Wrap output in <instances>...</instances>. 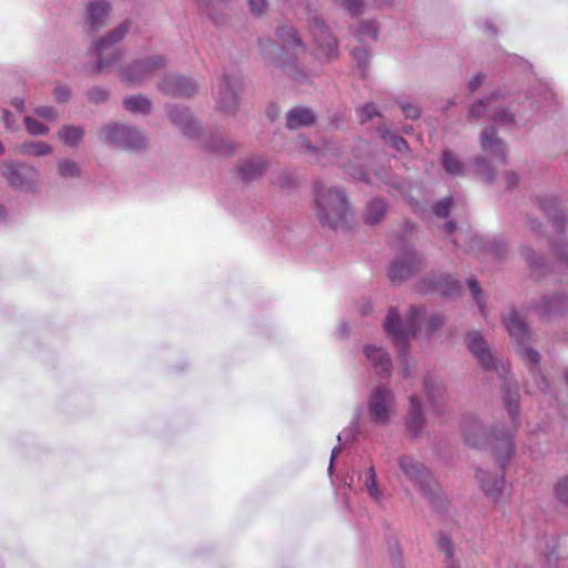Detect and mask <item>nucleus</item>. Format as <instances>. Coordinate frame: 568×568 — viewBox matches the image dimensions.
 <instances>
[{"instance_id": "nucleus-1", "label": "nucleus", "mask_w": 568, "mask_h": 568, "mask_svg": "<svg viewBox=\"0 0 568 568\" xmlns=\"http://www.w3.org/2000/svg\"><path fill=\"white\" fill-rule=\"evenodd\" d=\"M462 432L466 445L470 447L489 446L497 457L500 467L511 457L514 452V432L494 429L490 437H487L481 424L475 417H466L462 423Z\"/></svg>"}, {"instance_id": "nucleus-2", "label": "nucleus", "mask_w": 568, "mask_h": 568, "mask_svg": "<svg viewBox=\"0 0 568 568\" xmlns=\"http://www.w3.org/2000/svg\"><path fill=\"white\" fill-rule=\"evenodd\" d=\"M315 207L321 223L333 229L347 227L353 216L345 193L324 185H316Z\"/></svg>"}, {"instance_id": "nucleus-3", "label": "nucleus", "mask_w": 568, "mask_h": 568, "mask_svg": "<svg viewBox=\"0 0 568 568\" xmlns=\"http://www.w3.org/2000/svg\"><path fill=\"white\" fill-rule=\"evenodd\" d=\"M423 317L424 314L422 311L413 306L410 307L408 320L403 324L399 320L398 313L395 310L389 311L384 326L399 352H404L406 349L409 337L417 333Z\"/></svg>"}, {"instance_id": "nucleus-4", "label": "nucleus", "mask_w": 568, "mask_h": 568, "mask_svg": "<svg viewBox=\"0 0 568 568\" xmlns=\"http://www.w3.org/2000/svg\"><path fill=\"white\" fill-rule=\"evenodd\" d=\"M503 322L510 337L518 344L519 352L523 354L525 363L529 366V369L534 372L539 363L540 356L535 349L524 346L529 336L527 325L515 311L508 312L504 316Z\"/></svg>"}, {"instance_id": "nucleus-5", "label": "nucleus", "mask_w": 568, "mask_h": 568, "mask_svg": "<svg viewBox=\"0 0 568 568\" xmlns=\"http://www.w3.org/2000/svg\"><path fill=\"white\" fill-rule=\"evenodd\" d=\"M399 467L408 479L428 498H432L436 484L428 469L413 457L404 456L399 459Z\"/></svg>"}, {"instance_id": "nucleus-6", "label": "nucleus", "mask_w": 568, "mask_h": 568, "mask_svg": "<svg viewBox=\"0 0 568 568\" xmlns=\"http://www.w3.org/2000/svg\"><path fill=\"white\" fill-rule=\"evenodd\" d=\"M126 32L128 23H122L106 38L100 40L97 43L95 51L99 58L97 65L98 71H101L103 68L112 64L114 61L119 59V54L114 45L124 37Z\"/></svg>"}, {"instance_id": "nucleus-7", "label": "nucleus", "mask_w": 568, "mask_h": 568, "mask_svg": "<svg viewBox=\"0 0 568 568\" xmlns=\"http://www.w3.org/2000/svg\"><path fill=\"white\" fill-rule=\"evenodd\" d=\"M102 134L109 142L130 150L140 149L144 145V139L136 130L118 123L104 126Z\"/></svg>"}, {"instance_id": "nucleus-8", "label": "nucleus", "mask_w": 568, "mask_h": 568, "mask_svg": "<svg viewBox=\"0 0 568 568\" xmlns=\"http://www.w3.org/2000/svg\"><path fill=\"white\" fill-rule=\"evenodd\" d=\"M422 264V258L416 252H406L390 264L388 277L393 282L407 281L420 271Z\"/></svg>"}, {"instance_id": "nucleus-9", "label": "nucleus", "mask_w": 568, "mask_h": 568, "mask_svg": "<svg viewBox=\"0 0 568 568\" xmlns=\"http://www.w3.org/2000/svg\"><path fill=\"white\" fill-rule=\"evenodd\" d=\"M393 404L394 396L392 390L385 386L376 387L368 402L374 422L386 424L390 417Z\"/></svg>"}, {"instance_id": "nucleus-10", "label": "nucleus", "mask_w": 568, "mask_h": 568, "mask_svg": "<svg viewBox=\"0 0 568 568\" xmlns=\"http://www.w3.org/2000/svg\"><path fill=\"white\" fill-rule=\"evenodd\" d=\"M1 173L8 183L16 189L30 187L37 180V172L26 165L4 163L1 168Z\"/></svg>"}, {"instance_id": "nucleus-11", "label": "nucleus", "mask_w": 568, "mask_h": 568, "mask_svg": "<svg viewBox=\"0 0 568 568\" xmlns=\"http://www.w3.org/2000/svg\"><path fill=\"white\" fill-rule=\"evenodd\" d=\"M165 60L162 57H153L144 61H139L122 73V79L126 83H138L148 78L154 70L164 67Z\"/></svg>"}, {"instance_id": "nucleus-12", "label": "nucleus", "mask_w": 568, "mask_h": 568, "mask_svg": "<svg viewBox=\"0 0 568 568\" xmlns=\"http://www.w3.org/2000/svg\"><path fill=\"white\" fill-rule=\"evenodd\" d=\"M311 33L320 50L318 54L324 58H332L337 52V40L327 30L326 26L318 19H314Z\"/></svg>"}, {"instance_id": "nucleus-13", "label": "nucleus", "mask_w": 568, "mask_h": 568, "mask_svg": "<svg viewBox=\"0 0 568 568\" xmlns=\"http://www.w3.org/2000/svg\"><path fill=\"white\" fill-rule=\"evenodd\" d=\"M467 346L484 369L489 371L496 368V359L487 347L480 332H473L468 335Z\"/></svg>"}, {"instance_id": "nucleus-14", "label": "nucleus", "mask_w": 568, "mask_h": 568, "mask_svg": "<svg viewBox=\"0 0 568 568\" xmlns=\"http://www.w3.org/2000/svg\"><path fill=\"white\" fill-rule=\"evenodd\" d=\"M160 90L172 97H191L196 92V84L190 79L171 74L160 83Z\"/></svg>"}, {"instance_id": "nucleus-15", "label": "nucleus", "mask_w": 568, "mask_h": 568, "mask_svg": "<svg viewBox=\"0 0 568 568\" xmlns=\"http://www.w3.org/2000/svg\"><path fill=\"white\" fill-rule=\"evenodd\" d=\"M364 352L373 366L378 369V374L383 376H388L390 374L392 362L389 355L383 348L366 345Z\"/></svg>"}, {"instance_id": "nucleus-16", "label": "nucleus", "mask_w": 568, "mask_h": 568, "mask_svg": "<svg viewBox=\"0 0 568 568\" xmlns=\"http://www.w3.org/2000/svg\"><path fill=\"white\" fill-rule=\"evenodd\" d=\"M237 97L234 84L230 77H225L221 87V98L217 102L220 110L230 113L236 109Z\"/></svg>"}, {"instance_id": "nucleus-17", "label": "nucleus", "mask_w": 568, "mask_h": 568, "mask_svg": "<svg viewBox=\"0 0 568 568\" xmlns=\"http://www.w3.org/2000/svg\"><path fill=\"white\" fill-rule=\"evenodd\" d=\"M480 145L484 151L493 152L504 161L506 148L501 140L496 136L494 129H486L483 132Z\"/></svg>"}, {"instance_id": "nucleus-18", "label": "nucleus", "mask_w": 568, "mask_h": 568, "mask_svg": "<svg viewBox=\"0 0 568 568\" xmlns=\"http://www.w3.org/2000/svg\"><path fill=\"white\" fill-rule=\"evenodd\" d=\"M314 121V113L307 108H296L291 110L287 114V126L290 129L311 125Z\"/></svg>"}, {"instance_id": "nucleus-19", "label": "nucleus", "mask_w": 568, "mask_h": 568, "mask_svg": "<svg viewBox=\"0 0 568 568\" xmlns=\"http://www.w3.org/2000/svg\"><path fill=\"white\" fill-rule=\"evenodd\" d=\"M110 11V6L105 1H97L89 6L88 23L91 29H97L102 26L103 20Z\"/></svg>"}, {"instance_id": "nucleus-20", "label": "nucleus", "mask_w": 568, "mask_h": 568, "mask_svg": "<svg viewBox=\"0 0 568 568\" xmlns=\"http://www.w3.org/2000/svg\"><path fill=\"white\" fill-rule=\"evenodd\" d=\"M478 479L480 481L481 488L486 496L491 497L494 501L498 500L499 494L501 491V488L504 486V478L503 476H496L493 479L486 478L485 474L483 471H478Z\"/></svg>"}, {"instance_id": "nucleus-21", "label": "nucleus", "mask_w": 568, "mask_h": 568, "mask_svg": "<svg viewBox=\"0 0 568 568\" xmlns=\"http://www.w3.org/2000/svg\"><path fill=\"white\" fill-rule=\"evenodd\" d=\"M386 212V205L382 200L374 199L367 204L365 222L374 225L378 223Z\"/></svg>"}, {"instance_id": "nucleus-22", "label": "nucleus", "mask_w": 568, "mask_h": 568, "mask_svg": "<svg viewBox=\"0 0 568 568\" xmlns=\"http://www.w3.org/2000/svg\"><path fill=\"white\" fill-rule=\"evenodd\" d=\"M265 170V162L262 160H252L243 163L240 168V174L243 180H253L260 176Z\"/></svg>"}, {"instance_id": "nucleus-23", "label": "nucleus", "mask_w": 568, "mask_h": 568, "mask_svg": "<svg viewBox=\"0 0 568 568\" xmlns=\"http://www.w3.org/2000/svg\"><path fill=\"white\" fill-rule=\"evenodd\" d=\"M410 412L407 417V427L414 434H417L423 425L420 406L416 396L410 397Z\"/></svg>"}, {"instance_id": "nucleus-24", "label": "nucleus", "mask_w": 568, "mask_h": 568, "mask_svg": "<svg viewBox=\"0 0 568 568\" xmlns=\"http://www.w3.org/2000/svg\"><path fill=\"white\" fill-rule=\"evenodd\" d=\"M170 116L173 122L179 124L183 132L187 135H193L194 133V123L193 120L190 118L189 112L186 110H178L174 109L170 112Z\"/></svg>"}, {"instance_id": "nucleus-25", "label": "nucleus", "mask_w": 568, "mask_h": 568, "mask_svg": "<svg viewBox=\"0 0 568 568\" xmlns=\"http://www.w3.org/2000/svg\"><path fill=\"white\" fill-rule=\"evenodd\" d=\"M124 106L130 112L146 113L151 109V101L141 95H133L124 100Z\"/></svg>"}, {"instance_id": "nucleus-26", "label": "nucleus", "mask_w": 568, "mask_h": 568, "mask_svg": "<svg viewBox=\"0 0 568 568\" xmlns=\"http://www.w3.org/2000/svg\"><path fill=\"white\" fill-rule=\"evenodd\" d=\"M58 134H59L60 140L64 144L74 145L82 139L83 131L81 128H78V126L65 125L59 130Z\"/></svg>"}, {"instance_id": "nucleus-27", "label": "nucleus", "mask_w": 568, "mask_h": 568, "mask_svg": "<svg viewBox=\"0 0 568 568\" xmlns=\"http://www.w3.org/2000/svg\"><path fill=\"white\" fill-rule=\"evenodd\" d=\"M281 38L283 39V45L285 49L297 52L304 51V45L300 41V39L296 37L295 31L292 28H283Z\"/></svg>"}, {"instance_id": "nucleus-28", "label": "nucleus", "mask_w": 568, "mask_h": 568, "mask_svg": "<svg viewBox=\"0 0 568 568\" xmlns=\"http://www.w3.org/2000/svg\"><path fill=\"white\" fill-rule=\"evenodd\" d=\"M442 162L447 173L454 175L463 173V163L450 151L443 152Z\"/></svg>"}, {"instance_id": "nucleus-29", "label": "nucleus", "mask_w": 568, "mask_h": 568, "mask_svg": "<svg viewBox=\"0 0 568 568\" xmlns=\"http://www.w3.org/2000/svg\"><path fill=\"white\" fill-rule=\"evenodd\" d=\"M20 152L28 155H45L51 152V146L44 142H31L20 145Z\"/></svg>"}, {"instance_id": "nucleus-30", "label": "nucleus", "mask_w": 568, "mask_h": 568, "mask_svg": "<svg viewBox=\"0 0 568 568\" xmlns=\"http://www.w3.org/2000/svg\"><path fill=\"white\" fill-rule=\"evenodd\" d=\"M518 387L514 386V388L511 389L508 386L505 394V402L513 422H515L518 412Z\"/></svg>"}, {"instance_id": "nucleus-31", "label": "nucleus", "mask_w": 568, "mask_h": 568, "mask_svg": "<svg viewBox=\"0 0 568 568\" xmlns=\"http://www.w3.org/2000/svg\"><path fill=\"white\" fill-rule=\"evenodd\" d=\"M496 97L487 99V101H478L475 103L469 110V116L473 119H479L484 116L487 110L490 108L493 103H495Z\"/></svg>"}, {"instance_id": "nucleus-32", "label": "nucleus", "mask_w": 568, "mask_h": 568, "mask_svg": "<svg viewBox=\"0 0 568 568\" xmlns=\"http://www.w3.org/2000/svg\"><path fill=\"white\" fill-rule=\"evenodd\" d=\"M365 486L369 493V495L378 500L381 498V491L377 487V483H376V474H375V470L374 468H369L366 473V480H365Z\"/></svg>"}, {"instance_id": "nucleus-33", "label": "nucleus", "mask_w": 568, "mask_h": 568, "mask_svg": "<svg viewBox=\"0 0 568 568\" xmlns=\"http://www.w3.org/2000/svg\"><path fill=\"white\" fill-rule=\"evenodd\" d=\"M27 131L32 135H43L49 132V129L30 116L24 119Z\"/></svg>"}, {"instance_id": "nucleus-34", "label": "nucleus", "mask_w": 568, "mask_h": 568, "mask_svg": "<svg viewBox=\"0 0 568 568\" xmlns=\"http://www.w3.org/2000/svg\"><path fill=\"white\" fill-rule=\"evenodd\" d=\"M339 6L344 7L352 16L362 13L363 0H334Z\"/></svg>"}, {"instance_id": "nucleus-35", "label": "nucleus", "mask_w": 568, "mask_h": 568, "mask_svg": "<svg viewBox=\"0 0 568 568\" xmlns=\"http://www.w3.org/2000/svg\"><path fill=\"white\" fill-rule=\"evenodd\" d=\"M452 204H453V199L445 197L444 200L437 202L434 205L433 211H434L435 215H437L439 217H447L449 215Z\"/></svg>"}, {"instance_id": "nucleus-36", "label": "nucleus", "mask_w": 568, "mask_h": 568, "mask_svg": "<svg viewBox=\"0 0 568 568\" xmlns=\"http://www.w3.org/2000/svg\"><path fill=\"white\" fill-rule=\"evenodd\" d=\"M377 30H378V28L374 21H366V22L362 23V26L359 28L361 40H363V38H365V37L376 39Z\"/></svg>"}, {"instance_id": "nucleus-37", "label": "nucleus", "mask_w": 568, "mask_h": 568, "mask_svg": "<svg viewBox=\"0 0 568 568\" xmlns=\"http://www.w3.org/2000/svg\"><path fill=\"white\" fill-rule=\"evenodd\" d=\"M59 172L62 176H74L79 173V168L74 162L64 160L59 163Z\"/></svg>"}, {"instance_id": "nucleus-38", "label": "nucleus", "mask_w": 568, "mask_h": 568, "mask_svg": "<svg viewBox=\"0 0 568 568\" xmlns=\"http://www.w3.org/2000/svg\"><path fill=\"white\" fill-rule=\"evenodd\" d=\"M557 498L568 505V477L558 481L555 488Z\"/></svg>"}, {"instance_id": "nucleus-39", "label": "nucleus", "mask_w": 568, "mask_h": 568, "mask_svg": "<svg viewBox=\"0 0 568 568\" xmlns=\"http://www.w3.org/2000/svg\"><path fill=\"white\" fill-rule=\"evenodd\" d=\"M439 548L446 555L447 559L450 560L452 556V542L447 537H442L439 540ZM447 568H454L452 561H447Z\"/></svg>"}, {"instance_id": "nucleus-40", "label": "nucleus", "mask_w": 568, "mask_h": 568, "mask_svg": "<svg viewBox=\"0 0 568 568\" xmlns=\"http://www.w3.org/2000/svg\"><path fill=\"white\" fill-rule=\"evenodd\" d=\"M248 4L251 12L255 16H261L267 9L266 0H250Z\"/></svg>"}, {"instance_id": "nucleus-41", "label": "nucleus", "mask_w": 568, "mask_h": 568, "mask_svg": "<svg viewBox=\"0 0 568 568\" xmlns=\"http://www.w3.org/2000/svg\"><path fill=\"white\" fill-rule=\"evenodd\" d=\"M374 115H377V111L374 104H366L359 111V119L362 122L371 120Z\"/></svg>"}, {"instance_id": "nucleus-42", "label": "nucleus", "mask_w": 568, "mask_h": 568, "mask_svg": "<svg viewBox=\"0 0 568 568\" xmlns=\"http://www.w3.org/2000/svg\"><path fill=\"white\" fill-rule=\"evenodd\" d=\"M404 114L408 119H417L419 116V109L410 103H403L400 105Z\"/></svg>"}, {"instance_id": "nucleus-43", "label": "nucleus", "mask_w": 568, "mask_h": 568, "mask_svg": "<svg viewBox=\"0 0 568 568\" xmlns=\"http://www.w3.org/2000/svg\"><path fill=\"white\" fill-rule=\"evenodd\" d=\"M390 145L394 146L397 151L402 152L407 149V142L397 135H389L386 138Z\"/></svg>"}, {"instance_id": "nucleus-44", "label": "nucleus", "mask_w": 568, "mask_h": 568, "mask_svg": "<svg viewBox=\"0 0 568 568\" xmlns=\"http://www.w3.org/2000/svg\"><path fill=\"white\" fill-rule=\"evenodd\" d=\"M106 98H108L106 91H104L100 88L92 89L89 94V99L95 103L103 102L106 100Z\"/></svg>"}, {"instance_id": "nucleus-45", "label": "nucleus", "mask_w": 568, "mask_h": 568, "mask_svg": "<svg viewBox=\"0 0 568 568\" xmlns=\"http://www.w3.org/2000/svg\"><path fill=\"white\" fill-rule=\"evenodd\" d=\"M54 98L59 102H67L70 98V91L67 87H58L54 90Z\"/></svg>"}, {"instance_id": "nucleus-46", "label": "nucleus", "mask_w": 568, "mask_h": 568, "mask_svg": "<svg viewBox=\"0 0 568 568\" xmlns=\"http://www.w3.org/2000/svg\"><path fill=\"white\" fill-rule=\"evenodd\" d=\"M36 113L47 120H55V112L50 106H41L36 110Z\"/></svg>"}, {"instance_id": "nucleus-47", "label": "nucleus", "mask_w": 568, "mask_h": 568, "mask_svg": "<svg viewBox=\"0 0 568 568\" xmlns=\"http://www.w3.org/2000/svg\"><path fill=\"white\" fill-rule=\"evenodd\" d=\"M491 119L496 122L500 123H510L514 121V115L503 111V112H496L494 115H491Z\"/></svg>"}, {"instance_id": "nucleus-48", "label": "nucleus", "mask_w": 568, "mask_h": 568, "mask_svg": "<svg viewBox=\"0 0 568 568\" xmlns=\"http://www.w3.org/2000/svg\"><path fill=\"white\" fill-rule=\"evenodd\" d=\"M443 321L439 316H432L427 321V331L428 334H433L439 326H442Z\"/></svg>"}, {"instance_id": "nucleus-49", "label": "nucleus", "mask_w": 568, "mask_h": 568, "mask_svg": "<svg viewBox=\"0 0 568 568\" xmlns=\"http://www.w3.org/2000/svg\"><path fill=\"white\" fill-rule=\"evenodd\" d=\"M526 260L531 268H537L539 266V262L541 261V258L537 256L532 251H528L526 253Z\"/></svg>"}, {"instance_id": "nucleus-50", "label": "nucleus", "mask_w": 568, "mask_h": 568, "mask_svg": "<svg viewBox=\"0 0 568 568\" xmlns=\"http://www.w3.org/2000/svg\"><path fill=\"white\" fill-rule=\"evenodd\" d=\"M483 81H484V77H483L481 74H477V75H475V77L470 80V82H469V89H470V91H475V90H477V89L481 85Z\"/></svg>"}, {"instance_id": "nucleus-51", "label": "nucleus", "mask_w": 568, "mask_h": 568, "mask_svg": "<svg viewBox=\"0 0 568 568\" xmlns=\"http://www.w3.org/2000/svg\"><path fill=\"white\" fill-rule=\"evenodd\" d=\"M506 181H507V185L509 187H513V186L517 185L518 176L515 173H513V172L507 173L506 174Z\"/></svg>"}, {"instance_id": "nucleus-52", "label": "nucleus", "mask_w": 568, "mask_h": 568, "mask_svg": "<svg viewBox=\"0 0 568 568\" xmlns=\"http://www.w3.org/2000/svg\"><path fill=\"white\" fill-rule=\"evenodd\" d=\"M470 288H471V294H473L474 298H476L478 301L479 307L483 311V306L479 301V295L481 294L480 286L474 285V286H470Z\"/></svg>"}, {"instance_id": "nucleus-53", "label": "nucleus", "mask_w": 568, "mask_h": 568, "mask_svg": "<svg viewBox=\"0 0 568 568\" xmlns=\"http://www.w3.org/2000/svg\"><path fill=\"white\" fill-rule=\"evenodd\" d=\"M425 388H426L427 396L429 397V399H432V400H433V398H434V394H433V385L430 384L429 378H427V379L425 381Z\"/></svg>"}, {"instance_id": "nucleus-54", "label": "nucleus", "mask_w": 568, "mask_h": 568, "mask_svg": "<svg viewBox=\"0 0 568 568\" xmlns=\"http://www.w3.org/2000/svg\"><path fill=\"white\" fill-rule=\"evenodd\" d=\"M12 105L18 110V111H23V106H24V102L22 99H14L12 100Z\"/></svg>"}, {"instance_id": "nucleus-55", "label": "nucleus", "mask_w": 568, "mask_h": 568, "mask_svg": "<svg viewBox=\"0 0 568 568\" xmlns=\"http://www.w3.org/2000/svg\"><path fill=\"white\" fill-rule=\"evenodd\" d=\"M456 229V224L453 221H449L446 223V230L448 233L454 232Z\"/></svg>"}, {"instance_id": "nucleus-56", "label": "nucleus", "mask_w": 568, "mask_h": 568, "mask_svg": "<svg viewBox=\"0 0 568 568\" xmlns=\"http://www.w3.org/2000/svg\"><path fill=\"white\" fill-rule=\"evenodd\" d=\"M555 252H556V254H557V256H558L559 258L567 260V262H568V255H565V254L559 250V247H556V248H555Z\"/></svg>"}, {"instance_id": "nucleus-57", "label": "nucleus", "mask_w": 568, "mask_h": 568, "mask_svg": "<svg viewBox=\"0 0 568 568\" xmlns=\"http://www.w3.org/2000/svg\"><path fill=\"white\" fill-rule=\"evenodd\" d=\"M338 448H334L333 452H332V456H331V463H329V469L333 467V462L338 453Z\"/></svg>"}, {"instance_id": "nucleus-58", "label": "nucleus", "mask_w": 568, "mask_h": 568, "mask_svg": "<svg viewBox=\"0 0 568 568\" xmlns=\"http://www.w3.org/2000/svg\"><path fill=\"white\" fill-rule=\"evenodd\" d=\"M301 143H302L303 145L305 144V146H306L307 151H312V152L314 151V149L310 145V143H308V142H306L304 139L301 141Z\"/></svg>"}, {"instance_id": "nucleus-59", "label": "nucleus", "mask_w": 568, "mask_h": 568, "mask_svg": "<svg viewBox=\"0 0 568 568\" xmlns=\"http://www.w3.org/2000/svg\"><path fill=\"white\" fill-rule=\"evenodd\" d=\"M10 116H11V115H10V113H9L8 111H4V121H6V123H7V125H8V126L10 125V124H9V118H10Z\"/></svg>"}, {"instance_id": "nucleus-60", "label": "nucleus", "mask_w": 568, "mask_h": 568, "mask_svg": "<svg viewBox=\"0 0 568 568\" xmlns=\"http://www.w3.org/2000/svg\"><path fill=\"white\" fill-rule=\"evenodd\" d=\"M326 155V150L321 154V156H318V161L322 162V164H326L327 162L322 160L321 158H324Z\"/></svg>"}, {"instance_id": "nucleus-61", "label": "nucleus", "mask_w": 568, "mask_h": 568, "mask_svg": "<svg viewBox=\"0 0 568 568\" xmlns=\"http://www.w3.org/2000/svg\"><path fill=\"white\" fill-rule=\"evenodd\" d=\"M466 284L473 285V284H477V283L474 280H468Z\"/></svg>"}, {"instance_id": "nucleus-62", "label": "nucleus", "mask_w": 568, "mask_h": 568, "mask_svg": "<svg viewBox=\"0 0 568 568\" xmlns=\"http://www.w3.org/2000/svg\"><path fill=\"white\" fill-rule=\"evenodd\" d=\"M542 210L546 212L547 215H550V212L548 211V209H546L545 206H542Z\"/></svg>"}, {"instance_id": "nucleus-63", "label": "nucleus", "mask_w": 568, "mask_h": 568, "mask_svg": "<svg viewBox=\"0 0 568 568\" xmlns=\"http://www.w3.org/2000/svg\"><path fill=\"white\" fill-rule=\"evenodd\" d=\"M404 376H408L407 369L404 371Z\"/></svg>"}, {"instance_id": "nucleus-64", "label": "nucleus", "mask_w": 568, "mask_h": 568, "mask_svg": "<svg viewBox=\"0 0 568 568\" xmlns=\"http://www.w3.org/2000/svg\"><path fill=\"white\" fill-rule=\"evenodd\" d=\"M566 383L568 385V373L566 374Z\"/></svg>"}]
</instances>
